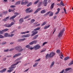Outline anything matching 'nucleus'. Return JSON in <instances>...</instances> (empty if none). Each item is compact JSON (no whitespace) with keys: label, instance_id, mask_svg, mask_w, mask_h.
I'll list each match as a JSON object with an SVG mask.
<instances>
[{"label":"nucleus","instance_id":"obj_1","mask_svg":"<svg viewBox=\"0 0 73 73\" xmlns=\"http://www.w3.org/2000/svg\"><path fill=\"white\" fill-rule=\"evenodd\" d=\"M56 55V53L55 52H52L48 54H47L45 57L46 59H48V58H51V57H53L54 56Z\"/></svg>","mask_w":73,"mask_h":73},{"label":"nucleus","instance_id":"obj_2","mask_svg":"<svg viewBox=\"0 0 73 73\" xmlns=\"http://www.w3.org/2000/svg\"><path fill=\"white\" fill-rule=\"evenodd\" d=\"M64 31H65V28H64L62 30L60 31V33L58 35V37H62Z\"/></svg>","mask_w":73,"mask_h":73},{"label":"nucleus","instance_id":"obj_3","mask_svg":"<svg viewBox=\"0 0 73 73\" xmlns=\"http://www.w3.org/2000/svg\"><path fill=\"white\" fill-rule=\"evenodd\" d=\"M30 9H31V8L30 7L27 8L25 10V12H26V13H31V12H32L33 11V10L32 9H31L29 11Z\"/></svg>","mask_w":73,"mask_h":73},{"label":"nucleus","instance_id":"obj_4","mask_svg":"<svg viewBox=\"0 0 73 73\" xmlns=\"http://www.w3.org/2000/svg\"><path fill=\"white\" fill-rule=\"evenodd\" d=\"M35 50H38L40 48H41V46L38 44H37L36 45L34 46Z\"/></svg>","mask_w":73,"mask_h":73},{"label":"nucleus","instance_id":"obj_5","mask_svg":"<svg viewBox=\"0 0 73 73\" xmlns=\"http://www.w3.org/2000/svg\"><path fill=\"white\" fill-rule=\"evenodd\" d=\"M37 42V41L36 40H33V41L29 43V44L30 45H32L33 44H36Z\"/></svg>","mask_w":73,"mask_h":73},{"label":"nucleus","instance_id":"obj_6","mask_svg":"<svg viewBox=\"0 0 73 73\" xmlns=\"http://www.w3.org/2000/svg\"><path fill=\"white\" fill-rule=\"evenodd\" d=\"M41 9V8H39L37 9L36 11L34 12V14H36V13H38V12L39 11H40V10Z\"/></svg>","mask_w":73,"mask_h":73},{"label":"nucleus","instance_id":"obj_7","mask_svg":"<svg viewBox=\"0 0 73 73\" xmlns=\"http://www.w3.org/2000/svg\"><path fill=\"white\" fill-rule=\"evenodd\" d=\"M30 36V34H27L26 35H24L22 36V38H25L26 37H29Z\"/></svg>","mask_w":73,"mask_h":73},{"label":"nucleus","instance_id":"obj_8","mask_svg":"<svg viewBox=\"0 0 73 73\" xmlns=\"http://www.w3.org/2000/svg\"><path fill=\"white\" fill-rule=\"evenodd\" d=\"M21 54V53H19L15 54L13 57V58H15L16 57H18V56H20V55Z\"/></svg>","mask_w":73,"mask_h":73},{"label":"nucleus","instance_id":"obj_9","mask_svg":"<svg viewBox=\"0 0 73 73\" xmlns=\"http://www.w3.org/2000/svg\"><path fill=\"white\" fill-rule=\"evenodd\" d=\"M19 24H22V23L24 22L23 19V18L20 19L19 20Z\"/></svg>","mask_w":73,"mask_h":73},{"label":"nucleus","instance_id":"obj_10","mask_svg":"<svg viewBox=\"0 0 73 73\" xmlns=\"http://www.w3.org/2000/svg\"><path fill=\"white\" fill-rule=\"evenodd\" d=\"M47 1L48 0H44L43 1V4H44V6H46L48 3H47Z\"/></svg>","mask_w":73,"mask_h":73},{"label":"nucleus","instance_id":"obj_11","mask_svg":"<svg viewBox=\"0 0 73 73\" xmlns=\"http://www.w3.org/2000/svg\"><path fill=\"white\" fill-rule=\"evenodd\" d=\"M54 3H53L50 6V9L51 10H52V9L54 7Z\"/></svg>","mask_w":73,"mask_h":73},{"label":"nucleus","instance_id":"obj_12","mask_svg":"<svg viewBox=\"0 0 73 73\" xmlns=\"http://www.w3.org/2000/svg\"><path fill=\"white\" fill-rule=\"evenodd\" d=\"M20 3H21V1H19L16 2L15 5H20Z\"/></svg>","mask_w":73,"mask_h":73},{"label":"nucleus","instance_id":"obj_13","mask_svg":"<svg viewBox=\"0 0 73 73\" xmlns=\"http://www.w3.org/2000/svg\"><path fill=\"white\" fill-rule=\"evenodd\" d=\"M21 46H16L15 47V49L16 50H18V51H19V48H20Z\"/></svg>","mask_w":73,"mask_h":73},{"label":"nucleus","instance_id":"obj_14","mask_svg":"<svg viewBox=\"0 0 73 73\" xmlns=\"http://www.w3.org/2000/svg\"><path fill=\"white\" fill-rule=\"evenodd\" d=\"M7 69L6 68H4L3 70L0 71V73H3V72H5Z\"/></svg>","mask_w":73,"mask_h":73},{"label":"nucleus","instance_id":"obj_15","mask_svg":"<svg viewBox=\"0 0 73 73\" xmlns=\"http://www.w3.org/2000/svg\"><path fill=\"white\" fill-rule=\"evenodd\" d=\"M9 17H6V18L3 19V21H6L8 20V19H9Z\"/></svg>","mask_w":73,"mask_h":73},{"label":"nucleus","instance_id":"obj_16","mask_svg":"<svg viewBox=\"0 0 73 73\" xmlns=\"http://www.w3.org/2000/svg\"><path fill=\"white\" fill-rule=\"evenodd\" d=\"M45 13H46V11L45 10H43L40 11V13L41 14Z\"/></svg>","mask_w":73,"mask_h":73},{"label":"nucleus","instance_id":"obj_17","mask_svg":"<svg viewBox=\"0 0 73 73\" xmlns=\"http://www.w3.org/2000/svg\"><path fill=\"white\" fill-rule=\"evenodd\" d=\"M19 62H17L16 63H15V64H12L11 66L12 67V66H15V65H17V64H19Z\"/></svg>","mask_w":73,"mask_h":73},{"label":"nucleus","instance_id":"obj_18","mask_svg":"<svg viewBox=\"0 0 73 73\" xmlns=\"http://www.w3.org/2000/svg\"><path fill=\"white\" fill-rule=\"evenodd\" d=\"M20 48H19V50H18V51L19 52H22V50H23V48H22V47H20Z\"/></svg>","mask_w":73,"mask_h":73},{"label":"nucleus","instance_id":"obj_19","mask_svg":"<svg viewBox=\"0 0 73 73\" xmlns=\"http://www.w3.org/2000/svg\"><path fill=\"white\" fill-rule=\"evenodd\" d=\"M37 37H38V35L34 36L33 37L34 40H36V38H37Z\"/></svg>","mask_w":73,"mask_h":73},{"label":"nucleus","instance_id":"obj_20","mask_svg":"<svg viewBox=\"0 0 73 73\" xmlns=\"http://www.w3.org/2000/svg\"><path fill=\"white\" fill-rule=\"evenodd\" d=\"M8 31H9V29H5L4 30H2V31L3 32H7Z\"/></svg>","mask_w":73,"mask_h":73},{"label":"nucleus","instance_id":"obj_21","mask_svg":"<svg viewBox=\"0 0 73 73\" xmlns=\"http://www.w3.org/2000/svg\"><path fill=\"white\" fill-rule=\"evenodd\" d=\"M50 27V25H48V26H46L44 28V29H46L47 28H48Z\"/></svg>","mask_w":73,"mask_h":73},{"label":"nucleus","instance_id":"obj_22","mask_svg":"<svg viewBox=\"0 0 73 73\" xmlns=\"http://www.w3.org/2000/svg\"><path fill=\"white\" fill-rule=\"evenodd\" d=\"M24 1H25V0H22V1L21 3V5H25Z\"/></svg>","mask_w":73,"mask_h":73},{"label":"nucleus","instance_id":"obj_23","mask_svg":"<svg viewBox=\"0 0 73 73\" xmlns=\"http://www.w3.org/2000/svg\"><path fill=\"white\" fill-rule=\"evenodd\" d=\"M40 27H38L35 29H34V31H38L40 29Z\"/></svg>","mask_w":73,"mask_h":73},{"label":"nucleus","instance_id":"obj_24","mask_svg":"<svg viewBox=\"0 0 73 73\" xmlns=\"http://www.w3.org/2000/svg\"><path fill=\"white\" fill-rule=\"evenodd\" d=\"M54 62H53L52 63L50 66V68H51L53 66V65H54Z\"/></svg>","mask_w":73,"mask_h":73},{"label":"nucleus","instance_id":"obj_25","mask_svg":"<svg viewBox=\"0 0 73 73\" xmlns=\"http://www.w3.org/2000/svg\"><path fill=\"white\" fill-rule=\"evenodd\" d=\"M69 58H69V56H67L64 58V60H65V61H66V60H69Z\"/></svg>","mask_w":73,"mask_h":73},{"label":"nucleus","instance_id":"obj_26","mask_svg":"<svg viewBox=\"0 0 73 73\" xmlns=\"http://www.w3.org/2000/svg\"><path fill=\"white\" fill-rule=\"evenodd\" d=\"M15 16H13L12 17H11L10 18V20H12V19H15Z\"/></svg>","mask_w":73,"mask_h":73},{"label":"nucleus","instance_id":"obj_27","mask_svg":"<svg viewBox=\"0 0 73 73\" xmlns=\"http://www.w3.org/2000/svg\"><path fill=\"white\" fill-rule=\"evenodd\" d=\"M25 5H27L29 3V2L27 0L24 1Z\"/></svg>","mask_w":73,"mask_h":73},{"label":"nucleus","instance_id":"obj_28","mask_svg":"<svg viewBox=\"0 0 73 73\" xmlns=\"http://www.w3.org/2000/svg\"><path fill=\"white\" fill-rule=\"evenodd\" d=\"M50 12V11H49L47 12V13H46V14H45L44 15V16H48V15L49 14Z\"/></svg>","mask_w":73,"mask_h":73},{"label":"nucleus","instance_id":"obj_29","mask_svg":"<svg viewBox=\"0 0 73 73\" xmlns=\"http://www.w3.org/2000/svg\"><path fill=\"white\" fill-rule=\"evenodd\" d=\"M32 4V2H30L27 5V7H29V6H31V5Z\"/></svg>","mask_w":73,"mask_h":73},{"label":"nucleus","instance_id":"obj_30","mask_svg":"<svg viewBox=\"0 0 73 73\" xmlns=\"http://www.w3.org/2000/svg\"><path fill=\"white\" fill-rule=\"evenodd\" d=\"M8 11L9 12H15L14 11V10L11 9H9Z\"/></svg>","mask_w":73,"mask_h":73},{"label":"nucleus","instance_id":"obj_31","mask_svg":"<svg viewBox=\"0 0 73 73\" xmlns=\"http://www.w3.org/2000/svg\"><path fill=\"white\" fill-rule=\"evenodd\" d=\"M19 13H17V12H16L15 13H14V15H14V16H15V17H16V16H17L18 15H19Z\"/></svg>","mask_w":73,"mask_h":73},{"label":"nucleus","instance_id":"obj_32","mask_svg":"<svg viewBox=\"0 0 73 73\" xmlns=\"http://www.w3.org/2000/svg\"><path fill=\"white\" fill-rule=\"evenodd\" d=\"M5 37H8L9 36H10V35H8L7 33H6L5 34Z\"/></svg>","mask_w":73,"mask_h":73},{"label":"nucleus","instance_id":"obj_33","mask_svg":"<svg viewBox=\"0 0 73 73\" xmlns=\"http://www.w3.org/2000/svg\"><path fill=\"white\" fill-rule=\"evenodd\" d=\"M56 52L57 53H58V54H59V53H61V51H60V50H57L56 51Z\"/></svg>","mask_w":73,"mask_h":73},{"label":"nucleus","instance_id":"obj_34","mask_svg":"<svg viewBox=\"0 0 73 73\" xmlns=\"http://www.w3.org/2000/svg\"><path fill=\"white\" fill-rule=\"evenodd\" d=\"M16 68V66H14V67H10L9 68V69H14V68Z\"/></svg>","mask_w":73,"mask_h":73},{"label":"nucleus","instance_id":"obj_35","mask_svg":"<svg viewBox=\"0 0 73 73\" xmlns=\"http://www.w3.org/2000/svg\"><path fill=\"white\" fill-rule=\"evenodd\" d=\"M73 64V60L72 61L71 63H69L68 64L69 66H70L71 65H72V64Z\"/></svg>","mask_w":73,"mask_h":73},{"label":"nucleus","instance_id":"obj_36","mask_svg":"<svg viewBox=\"0 0 73 73\" xmlns=\"http://www.w3.org/2000/svg\"><path fill=\"white\" fill-rule=\"evenodd\" d=\"M35 20L33 19H32L31 21V23H33V22H35Z\"/></svg>","mask_w":73,"mask_h":73},{"label":"nucleus","instance_id":"obj_37","mask_svg":"<svg viewBox=\"0 0 73 73\" xmlns=\"http://www.w3.org/2000/svg\"><path fill=\"white\" fill-rule=\"evenodd\" d=\"M53 13L52 12H51L49 15V16H53Z\"/></svg>","mask_w":73,"mask_h":73},{"label":"nucleus","instance_id":"obj_38","mask_svg":"<svg viewBox=\"0 0 73 73\" xmlns=\"http://www.w3.org/2000/svg\"><path fill=\"white\" fill-rule=\"evenodd\" d=\"M60 4L62 5L63 7H64L65 6V5L64 4V3H63V2H62V1H61L60 2Z\"/></svg>","mask_w":73,"mask_h":73},{"label":"nucleus","instance_id":"obj_39","mask_svg":"<svg viewBox=\"0 0 73 73\" xmlns=\"http://www.w3.org/2000/svg\"><path fill=\"white\" fill-rule=\"evenodd\" d=\"M38 65V63H35V64L33 65V67H36Z\"/></svg>","mask_w":73,"mask_h":73},{"label":"nucleus","instance_id":"obj_40","mask_svg":"<svg viewBox=\"0 0 73 73\" xmlns=\"http://www.w3.org/2000/svg\"><path fill=\"white\" fill-rule=\"evenodd\" d=\"M13 70V69H11V70H8L7 71V72H11Z\"/></svg>","mask_w":73,"mask_h":73},{"label":"nucleus","instance_id":"obj_41","mask_svg":"<svg viewBox=\"0 0 73 73\" xmlns=\"http://www.w3.org/2000/svg\"><path fill=\"white\" fill-rule=\"evenodd\" d=\"M71 68H68L65 69L66 71H68V70H70Z\"/></svg>","mask_w":73,"mask_h":73},{"label":"nucleus","instance_id":"obj_42","mask_svg":"<svg viewBox=\"0 0 73 73\" xmlns=\"http://www.w3.org/2000/svg\"><path fill=\"white\" fill-rule=\"evenodd\" d=\"M39 2V0H38L36 2H35L34 3V4H37Z\"/></svg>","mask_w":73,"mask_h":73},{"label":"nucleus","instance_id":"obj_43","mask_svg":"<svg viewBox=\"0 0 73 73\" xmlns=\"http://www.w3.org/2000/svg\"><path fill=\"white\" fill-rule=\"evenodd\" d=\"M46 23L45 22H44L42 24L41 26H44V25H45V24H46Z\"/></svg>","mask_w":73,"mask_h":73},{"label":"nucleus","instance_id":"obj_44","mask_svg":"<svg viewBox=\"0 0 73 73\" xmlns=\"http://www.w3.org/2000/svg\"><path fill=\"white\" fill-rule=\"evenodd\" d=\"M4 38V36L2 35H0V38Z\"/></svg>","mask_w":73,"mask_h":73},{"label":"nucleus","instance_id":"obj_45","mask_svg":"<svg viewBox=\"0 0 73 73\" xmlns=\"http://www.w3.org/2000/svg\"><path fill=\"white\" fill-rule=\"evenodd\" d=\"M7 44V42H3L2 43H1V44L2 45H5V44Z\"/></svg>","mask_w":73,"mask_h":73},{"label":"nucleus","instance_id":"obj_46","mask_svg":"<svg viewBox=\"0 0 73 73\" xmlns=\"http://www.w3.org/2000/svg\"><path fill=\"white\" fill-rule=\"evenodd\" d=\"M9 50V49H7V50H4V52H8V51Z\"/></svg>","mask_w":73,"mask_h":73},{"label":"nucleus","instance_id":"obj_47","mask_svg":"<svg viewBox=\"0 0 73 73\" xmlns=\"http://www.w3.org/2000/svg\"><path fill=\"white\" fill-rule=\"evenodd\" d=\"M30 16L29 15H28L27 16L24 18L25 19H28V18H29V17Z\"/></svg>","mask_w":73,"mask_h":73},{"label":"nucleus","instance_id":"obj_48","mask_svg":"<svg viewBox=\"0 0 73 73\" xmlns=\"http://www.w3.org/2000/svg\"><path fill=\"white\" fill-rule=\"evenodd\" d=\"M16 7V6L14 5L13 6H10V8H15Z\"/></svg>","mask_w":73,"mask_h":73},{"label":"nucleus","instance_id":"obj_49","mask_svg":"<svg viewBox=\"0 0 73 73\" xmlns=\"http://www.w3.org/2000/svg\"><path fill=\"white\" fill-rule=\"evenodd\" d=\"M7 11H5L3 12V13H4V15H6L7 13Z\"/></svg>","mask_w":73,"mask_h":73},{"label":"nucleus","instance_id":"obj_50","mask_svg":"<svg viewBox=\"0 0 73 73\" xmlns=\"http://www.w3.org/2000/svg\"><path fill=\"white\" fill-rule=\"evenodd\" d=\"M3 30L1 31L0 30V35H2L3 33Z\"/></svg>","mask_w":73,"mask_h":73},{"label":"nucleus","instance_id":"obj_51","mask_svg":"<svg viewBox=\"0 0 73 73\" xmlns=\"http://www.w3.org/2000/svg\"><path fill=\"white\" fill-rule=\"evenodd\" d=\"M64 10L65 13H66H66H67L66 12V9H65V8H64Z\"/></svg>","mask_w":73,"mask_h":73},{"label":"nucleus","instance_id":"obj_52","mask_svg":"<svg viewBox=\"0 0 73 73\" xmlns=\"http://www.w3.org/2000/svg\"><path fill=\"white\" fill-rule=\"evenodd\" d=\"M14 49L15 48H11V49L9 50V51H10V52H11V51H12V50H14Z\"/></svg>","mask_w":73,"mask_h":73},{"label":"nucleus","instance_id":"obj_53","mask_svg":"<svg viewBox=\"0 0 73 73\" xmlns=\"http://www.w3.org/2000/svg\"><path fill=\"white\" fill-rule=\"evenodd\" d=\"M18 42H21V41H22V39H18Z\"/></svg>","mask_w":73,"mask_h":73},{"label":"nucleus","instance_id":"obj_54","mask_svg":"<svg viewBox=\"0 0 73 73\" xmlns=\"http://www.w3.org/2000/svg\"><path fill=\"white\" fill-rule=\"evenodd\" d=\"M29 46H30V45H29V44L27 45L26 46V48H29Z\"/></svg>","mask_w":73,"mask_h":73},{"label":"nucleus","instance_id":"obj_55","mask_svg":"<svg viewBox=\"0 0 73 73\" xmlns=\"http://www.w3.org/2000/svg\"><path fill=\"white\" fill-rule=\"evenodd\" d=\"M12 26L11 25H9L8 26V25H6V27H8V28L9 27H11Z\"/></svg>","mask_w":73,"mask_h":73},{"label":"nucleus","instance_id":"obj_56","mask_svg":"<svg viewBox=\"0 0 73 73\" xmlns=\"http://www.w3.org/2000/svg\"><path fill=\"white\" fill-rule=\"evenodd\" d=\"M40 60H41V59H40V58H39L38 59L36 60H35V62H37V61H40Z\"/></svg>","mask_w":73,"mask_h":73},{"label":"nucleus","instance_id":"obj_57","mask_svg":"<svg viewBox=\"0 0 73 73\" xmlns=\"http://www.w3.org/2000/svg\"><path fill=\"white\" fill-rule=\"evenodd\" d=\"M35 49V46H34L33 47H31L30 49L31 50H32V49Z\"/></svg>","mask_w":73,"mask_h":73},{"label":"nucleus","instance_id":"obj_58","mask_svg":"<svg viewBox=\"0 0 73 73\" xmlns=\"http://www.w3.org/2000/svg\"><path fill=\"white\" fill-rule=\"evenodd\" d=\"M41 2H39V7H40V6H41Z\"/></svg>","mask_w":73,"mask_h":73},{"label":"nucleus","instance_id":"obj_59","mask_svg":"<svg viewBox=\"0 0 73 73\" xmlns=\"http://www.w3.org/2000/svg\"><path fill=\"white\" fill-rule=\"evenodd\" d=\"M46 43H47V42H44V43H43L42 45L43 46H44L45 45V44H46Z\"/></svg>","mask_w":73,"mask_h":73},{"label":"nucleus","instance_id":"obj_60","mask_svg":"<svg viewBox=\"0 0 73 73\" xmlns=\"http://www.w3.org/2000/svg\"><path fill=\"white\" fill-rule=\"evenodd\" d=\"M26 40V38H24L23 39H22V41H25V40Z\"/></svg>","mask_w":73,"mask_h":73},{"label":"nucleus","instance_id":"obj_61","mask_svg":"<svg viewBox=\"0 0 73 73\" xmlns=\"http://www.w3.org/2000/svg\"><path fill=\"white\" fill-rule=\"evenodd\" d=\"M14 24V23L12 22H11L10 25H11V26H12V25H13Z\"/></svg>","mask_w":73,"mask_h":73},{"label":"nucleus","instance_id":"obj_62","mask_svg":"<svg viewBox=\"0 0 73 73\" xmlns=\"http://www.w3.org/2000/svg\"><path fill=\"white\" fill-rule=\"evenodd\" d=\"M37 33H38V31H36L35 32H34V34L35 35H36V34Z\"/></svg>","mask_w":73,"mask_h":73},{"label":"nucleus","instance_id":"obj_63","mask_svg":"<svg viewBox=\"0 0 73 73\" xmlns=\"http://www.w3.org/2000/svg\"><path fill=\"white\" fill-rule=\"evenodd\" d=\"M6 60H7V58H4L3 59V61H5Z\"/></svg>","mask_w":73,"mask_h":73},{"label":"nucleus","instance_id":"obj_64","mask_svg":"<svg viewBox=\"0 0 73 73\" xmlns=\"http://www.w3.org/2000/svg\"><path fill=\"white\" fill-rule=\"evenodd\" d=\"M14 35V34H11V35L10 36L11 37H12V36H13Z\"/></svg>","mask_w":73,"mask_h":73}]
</instances>
